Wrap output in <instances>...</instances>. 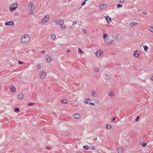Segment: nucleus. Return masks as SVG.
Masks as SVG:
<instances>
[{
    "instance_id": "nucleus-1",
    "label": "nucleus",
    "mask_w": 153,
    "mask_h": 153,
    "mask_svg": "<svg viewBox=\"0 0 153 153\" xmlns=\"http://www.w3.org/2000/svg\"><path fill=\"white\" fill-rule=\"evenodd\" d=\"M103 38L105 42L108 44H111L115 41V37L114 36L108 35L107 33H105L103 35Z\"/></svg>"
},
{
    "instance_id": "nucleus-2",
    "label": "nucleus",
    "mask_w": 153,
    "mask_h": 153,
    "mask_svg": "<svg viewBox=\"0 0 153 153\" xmlns=\"http://www.w3.org/2000/svg\"><path fill=\"white\" fill-rule=\"evenodd\" d=\"M30 37L28 34H25L22 37L20 42L22 44H25L28 43L30 41Z\"/></svg>"
},
{
    "instance_id": "nucleus-3",
    "label": "nucleus",
    "mask_w": 153,
    "mask_h": 153,
    "mask_svg": "<svg viewBox=\"0 0 153 153\" xmlns=\"http://www.w3.org/2000/svg\"><path fill=\"white\" fill-rule=\"evenodd\" d=\"M35 9V6L32 2H30L28 6V10L29 11V14L33 15L34 14V10Z\"/></svg>"
},
{
    "instance_id": "nucleus-4",
    "label": "nucleus",
    "mask_w": 153,
    "mask_h": 153,
    "mask_svg": "<svg viewBox=\"0 0 153 153\" xmlns=\"http://www.w3.org/2000/svg\"><path fill=\"white\" fill-rule=\"evenodd\" d=\"M92 101L91 99L90 98H86L85 99L84 102L87 104L91 105H95L94 103L91 102Z\"/></svg>"
},
{
    "instance_id": "nucleus-5",
    "label": "nucleus",
    "mask_w": 153,
    "mask_h": 153,
    "mask_svg": "<svg viewBox=\"0 0 153 153\" xmlns=\"http://www.w3.org/2000/svg\"><path fill=\"white\" fill-rule=\"evenodd\" d=\"M18 7V4L17 3H15L13 4L12 5L10 8V10L11 11H13V10H16Z\"/></svg>"
},
{
    "instance_id": "nucleus-6",
    "label": "nucleus",
    "mask_w": 153,
    "mask_h": 153,
    "mask_svg": "<svg viewBox=\"0 0 153 153\" xmlns=\"http://www.w3.org/2000/svg\"><path fill=\"white\" fill-rule=\"evenodd\" d=\"M54 22L55 23L56 25L59 26V25L60 24H62V23H63V24L65 23V21L63 20H56L54 21Z\"/></svg>"
},
{
    "instance_id": "nucleus-7",
    "label": "nucleus",
    "mask_w": 153,
    "mask_h": 153,
    "mask_svg": "<svg viewBox=\"0 0 153 153\" xmlns=\"http://www.w3.org/2000/svg\"><path fill=\"white\" fill-rule=\"evenodd\" d=\"M103 52L102 50H100L97 51L96 53V55L98 57H100L103 54Z\"/></svg>"
},
{
    "instance_id": "nucleus-8",
    "label": "nucleus",
    "mask_w": 153,
    "mask_h": 153,
    "mask_svg": "<svg viewBox=\"0 0 153 153\" xmlns=\"http://www.w3.org/2000/svg\"><path fill=\"white\" fill-rule=\"evenodd\" d=\"M49 15H47L44 18H43L42 20V23L47 22L48 20L49 19Z\"/></svg>"
},
{
    "instance_id": "nucleus-9",
    "label": "nucleus",
    "mask_w": 153,
    "mask_h": 153,
    "mask_svg": "<svg viewBox=\"0 0 153 153\" xmlns=\"http://www.w3.org/2000/svg\"><path fill=\"white\" fill-rule=\"evenodd\" d=\"M140 54V52L138 50H135L134 53V55L136 57H138L139 56Z\"/></svg>"
},
{
    "instance_id": "nucleus-10",
    "label": "nucleus",
    "mask_w": 153,
    "mask_h": 153,
    "mask_svg": "<svg viewBox=\"0 0 153 153\" xmlns=\"http://www.w3.org/2000/svg\"><path fill=\"white\" fill-rule=\"evenodd\" d=\"M39 76L41 79H43L45 77L46 74L44 71H42L39 73Z\"/></svg>"
},
{
    "instance_id": "nucleus-11",
    "label": "nucleus",
    "mask_w": 153,
    "mask_h": 153,
    "mask_svg": "<svg viewBox=\"0 0 153 153\" xmlns=\"http://www.w3.org/2000/svg\"><path fill=\"white\" fill-rule=\"evenodd\" d=\"M45 59L46 61L48 62H51L52 60V59L51 57L49 55H47L45 56Z\"/></svg>"
},
{
    "instance_id": "nucleus-12",
    "label": "nucleus",
    "mask_w": 153,
    "mask_h": 153,
    "mask_svg": "<svg viewBox=\"0 0 153 153\" xmlns=\"http://www.w3.org/2000/svg\"><path fill=\"white\" fill-rule=\"evenodd\" d=\"M107 7V5L105 4H101L99 6L101 10H104Z\"/></svg>"
},
{
    "instance_id": "nucleus-13",
    "label": "nucleus",
    "mask_w": 153,
    "mask_h": 153,
    "mask_svg": "<svg viewBox=\"0 0 153 153\" xmlns=\"http://www.w3.org/2000/svg\"><path fill=\"white\" fill-rule=\"evenodd\" d=\"M80 115L79 114H75L73 115V117L76 119L79 120L80 118Z\"/></svg>"
},
{
    "instance_id": "nucleus-14",
    "label": "nucleus",
    "mask_w": 153,
    "mask_h": 153,
    "mask_svg": "<svg viewBox=\"0 0 153 153\" xmlns=\"http://www.w3.org/2000/svg\"><path fill=\"white\" fill-rule=\"evenodd\" d=\"M5 25L6 26H7V25L14 26V24L13 22L10 21V22H6L5 23Z\"/></svg>"
},
{
    "instance_id": "nucleus-15",
    "label": "nucleus",
    "mask_w": 153,
    "mask_h": 153,
    "mask_svg": "<svg viewBox=\"0 0 153 153\" xmlns=\"http://www.w3.org/2000/svg\"><path fill=\"white\" fill-rule=\"evenodd\" d=\"M129 24L130 26L132 27L137 25H138V23L134 22H130Z\"/></svg>"
},
{
    "instance_id": "nucleus-16",
    "label": "nucleus",
    "mask_w": 153,
    "mask_h": 153,
    "mask_svg": "<svg viewBox=\"0 0 153 153\" xmlns=\"http://www.w3.org/2000/svg\"><path fill=\"white\" fill-rule=\"evenodd\" d=\"M105 18L107 20L108 23L109 24L111 23V19L110 17H109L108 16H106L105 17Z\"/></svg>"
},
{
    "instance_id": "nucleus-17",
    "label": "nucleus",
    "mask_w": 153,
    "mask_h": 153,
    "mask_svg": "<svg viewBox=\"0 0 153 153\" xmlns=\"http://www.w3.org/2000/svg\"><path fill=\"white\" fill-rule=\"evenodd\" d=\"M121 39V36L120 34H117L116 36V37L115 38V39L117 40V41H119Z\"/></svg>"
},
{
    "instance_id": "nucleus-18",
    "label": "nucleus",
    "mask_w": 153,
    "mask_h": 153,
    "mask_svg": "<svg viewBox=\"0 0 153 153\" xmlns=\"http://www.w3.org/2000/svg\"><path fill=\"white\" fill-rule=\"evenodd\" d=\"M18 97L19 99H22L24 97V95L20 93L18 94Z\"/></svg>"
},
{
    "instance_id": "nucleus-19",
    "label": "nucleus",
    "mask_w": 153,
    "mask_h": 153,
    "mask_svg": "<svg viewBox=\"0 0 153 153\" xmlns=\"http://www.w3.org/2000/svg\"><path fill=\"white\" fill-rule=\"evenodd\" d=\"M123 151V149L121 147H119L117 149V151L118 153H122Z\"/></svg>"
},
{
    "instance_id": "nucleus-20",
    "label": "nucleus",
    "mask_w": 153,
    "mask_h": 153,
    "mask_svg": "<svg viewBox=\"0 0 153 153\" xmlns=\"http://www.w3.org/2000/svg\"><path fill=\"white\" fill-rule=\"evenodd\" d=\"M59 26H60L61 28L62 29H65V28L66 26L64 25V24H63V23H62Z\"/></svg>"
},
{
    "instance_id": "nucleus-21",
    "label": "nucleus",
    "mask_w": 153,
    "mask_h": 153,
    "mask_svg": "<svg viewBox=\"0 0 153 153\" xmlns=\"http://www.w3.org/2000/svg\"><path fill=\"white\" fill-rule=\"evenodd\" d=\"M92 95L94 97H95L97 96V94L95 91H92Z\"/></svg>"
},
{
    "instance_id": "nucleus-22",
    "label": "nucleus",
    "mask_w": 153,
    "mask_h": 153,
    "mask_svg": "<svg viewBox=\"0 0 153 153\" xmlns=\"http://www.w3.org/2000/svg\"><path fill=\"white\" fill-rule=\"evenodd\" d=\"M148 29L152 33H153V27L149 26L148 28Z\"/></svg>"
},
{
    "instance_id": "nucleus-23",
    "label": "nucleus",
    "mask_w": 153,
    "mask_h": 153,
    "mask_svg": "<svg viewBox=\"0 0 153 153\" xmlns=\"http://www.w3.org/2000/svg\"><path fill=\"white\" fill-rule=\"evenodd\" d=\"M143 48H144V51H146L147 52L148 51V47L147 46H143Z\"/></svg>"
},
{
    "instance_id": "nucleus-24",
    "label": "nucleus",
    "mask_w": 153,
    "mask_h": 153,
    "mask_svg": "<svg viewBox=\"0 0 153 153\" xmlns=\"http://www.w3.org/2000/svg\"><path fill=\"white\" fill-rule=\"evenodd\" d=\"M108 95L111 96V97H114V94L113 92H110L108 93Z\"/></svg>"
},
{
    "instance_id": "nucleus-25",
    "label": "nucleus",
    "mask_w": 153,
    "mask_h": 153,
    "mask_svg": "<svg viewBox=\"0 0 153 153\" xmlns=\"http://www.w3.org/2000/svg\"><path fill=\"white\" fill-rule=\"evenodd\" d=\"M112 127L111 125L107 124L106 125V128L107 129H110Z\"/></svg>"
},
{
    "instance_id": "nucleus-26",
    "label": "nucleus",
    "mask_w": 153,
    "mask_h": 153,
    "mask_svg": "<svg viewBox=\"0 0 153 153\" xmlns=\"http://www.w3.org/2000/svg\"><path fill=\"white\" fill-rule=\"evenodd\" d=\"M11 91L13 92H15L16 91V88H15L13 86L12 87H11Z\"/></svg>"
},
{
    "instance_id": "nucleus-27",
    "label": "nucleus",
    "mask_w": 153,
    "mask_h": 153,
    "mask_svg": "<svg viewBox=\"0 0 153 153\" xmlns=\"http://www.w3.org/2000/svg\"><path fill=\"white\" fill-rule=\"evenodd\" d=\"M62 102L64 104H66L68 102V101L66 99H63L62 100Z\"/></svg>"
},
{
    "instance_id": "nucleus-28",
    "label": "nucleus",
    "mask_w": 153,
    "mask_h": 153,
    "mask_svg": "<svg viewBox=\"0 0 153 153\" xmlns=\"http://www.w3.org/2000/svg\"><path fill=\"white\" fill-rule=\"evenodd\" d=\"M51 38L52 39L54 40L56 39V36L55 34H53L51 35Z\"/></svg>"
},
{
    "instance_id": "nucleus-29",
    "label": "nucleus",
    "mask_w": 153,
    "mask_h": 153,
    "mask_svg": "<svg viewBox=\"0 0 153 153\" xmlns=\"http://www.w3.org/2000/svg\"><path fill=\"white\" fill-rule=\"evenodd\" d=\"M94 70L96 72H98L99 71V69L97 67H95L94 68Z\"/></svg>"
},
{
    "instance_id": "nucleus-30",
    "label": "nucleus",
    "mask_w": 153,
    "mask_h": 153,
    "mask_svg": "<svg viewBox=\"0 0 153 153\" xmlns=\"http://www.w3.org/2000/svg\"><path fill=\"white\" fill-rule=\"evenodd\" d=\"M83 148L85 149H89V146H84Z\"/></svg>"
},
{
    "instance_id": "nucleus-31",
    "label": "nucleus",
    "mask_w": 153,
    "mask_h": 153,
    "mask_svg": "<svg viewBox=\"0 0 153 153\" xmlns=\"http://www.w3.org/2000/svg\"><path fill=\"white\" fill-rule=\"evenodd\" d=\"M14 111L15 112H16V111H19V108H15L14 109Z\"/></svg>"
},
{
    "instance_id": "nucleus-32",
    "label": "nucleus",
    "mask_w": 153,
    "mask_h": 153,
    "mask_svg": "<svg viewBox=\"0 0 153 153\" xmlns=\"http://www.w3.org/2000/svg\"><path fill=\"white\" fill-rule=\"evenodd\" d=\"M78 50L80 54H82L83 53V51L80 48H78Z\"/></svg>"
},
{
    "instance_id": "nucleus-33",
    "label": "nucleus",
    "mask_w": 153,
    "mask_h": 153,
    "mask_svg": "<svg viewBox=\"0 0 153 153\" xmlns=\"http://www.w3.org/2000/svg\"><path fill=\"white\" fill-rule=\"evenodd\" d=\"M36 68L39 69H40L41 68V66L39 64H38V65L36 66Z\"/></svg>"
},
{
    "instance_id": "nucleus-34",
    "label": "nucleus",
    "mask_w": 153,
    "mask_h": 153,
    "mask_svg": "<svg viewBox=\"0 0 153 153\" xmlns=\"http://www.w3.org/2000/svg\"><path fill=\"white\" fill-rule=\"evenodd\" d=\"M122 7V5L121 4H118L117 5V7L118 8Z\"/></svg>"
},
{
    "instance_id": "nucleus-35",
    "label": "nucleus",
    "mask_w": 153,
    "mask_h": 153,
    "mask_svg": "<svg viewBox=\"0 0 153 153\" xmlns=\"http://www.w3.org/2000/svg\"><path fill=\"white\" fill-rule=\"evenodd\" d=\"M147 144L146 143L143 144L142 145V146L143 147H146Z\"/></svg>"
},
{
    "instance_id": "nucleus-36",
    "label": "nucleus",
    "mask_w": 153,
    "mask_h": 153,
    "mask_svg": "<svg viewBox=\"0 0 153 153\" xmlns=\"http://www.w3.org/2000/svg\"><path fill=\"white\" fill-rule=\"evenodd\" d=\"M95 149V148L94 146H92L91 147V150H94V149Z\"/></svg>"
},
{
    "instance_id": "nucleus-37",
    "label": "nucleus",
    "mask_w": 153,
    "mask_h": 153,
    "mask_svg": "<svg viewBox=\"0 0 153 153\" xmlns=\"http://www.w3.org/2000/svg\"><path fill=\"white\" fill-rule=\"evenodd\" d=\"M86 3V2H85V1H83V2H82V6H84V5H85V4Z\"/></svg>"
},
{
    "instance_id": "nucleus-38",
    "label": "nucleus",
    "mask_w": 153,
    "mask_h": 153,
    "mask_svg": "<svg viewBox=\"0 0 153 153\" xmlns=\"http://www.w3.org/2000/svg\"><path fill=\"white\" fill-rule=\"evenodd\" d=\"M119 1L120 3H123L124 2V0H119Z\"/></svg>"
},
{
    "instance_id": "nucleus-39",
    "label": "nucleus",
    "mask_w": 153,
    "mask_h": 153,
    "mask_svg": "<svg viewBox=\"0 0 153 153\" xmlns=\"http://www.w3.org/2000/svg\"><path fill=\"white\" fill-rule=\"evenodd\" d=\"M18 62H19V64L20 65H22V64H23V63L22 62L20 61H19Z\"/></svg>"
},
{
    "instance_id": "nucleus-40",
    "label": "nucleus",
    "mask_w": 153,
    "mask_h": 153,
    "mask_svg": "<svg viewBox=\"0 0 153 153\" xmlns=\"http://www.w3.org/2000/svg\"><path fill=\"white\" fill-rule=\"evenodd\" d=\"M116 119V118L115 117H113V119L111 120L112 121H114L115 119Z\"/></svg>"
},
{
    "instance_id": "nucleus-41",
    "label": "nucleus",
    "mask_w": 153,
    "mask_h": 153,
    "mask_svg": "<svg viewBox=\"0 0 153 153\" xmlns=\"http://www.w3.org/2000/svg\"><path fill=\"white\" fill-rule=\"evenodd\" d=\"M42 54H44V53H45V51H42Z\"/></svg>"
},
{
    "instance_id": "nucleus-42",
    "label": "nucleus",
    "mask_w": 153,
    "mask_h": 153,
    "mask_svg": "<svg viewBox=\"0 0 153 153\" xmlns=\"http://www.w3.org/2000/svg\"><path fill=\"white\" fill-rule=\"evenodd\" d=\"M83 32L85 33H87V31L85 30H83Z\"/></svg>"
},
{
    "instance_id": "nucleus-43",
    "label": "nucleus",
    "mask_w": 153,
    "mask_h": 153,
    "mask_svg": "<svg viewBox=\"0 0 153 153\" xmlns=\"http://www.w3.org/2000/svg\"><path fill=\"white\" fill-rule=\"evenodd\" d=\"M33 103H29L28 104V105H33Z\"/></svg>"
},
{
    "instance_id": "nucleus-44",
    "label": "nucleus",
    "mask_w": 153,
    "mask_h": 153,
    "mask_svg": "<svg viewBox=\"0 0 153 153\" xmlns=\"http://www.w3.org/2000/svg\"><path fill=\"white\" fill-rule=\"evenodd\" d=\"M138 117H138L136 119V121H138Z\"/></svg>"
},
{
    "instance_id": "nucleus-45",
    "label": "nucleus",
    "mask_w": 153,
    "mask_h": 153,
    "mask_svg": "<svg viewBox=\"0 0 153 153\" xmlns=\"http://www.w3.org/2000/svg\"><path fill=\"white\" fill-rule=\"evenodd\" d=\"M151 79L153 81V76L151 77Z\"/></svg>"
},
{
    "instance_id": "nucleus-46",
    "label": "nucleus",
    "mask_w": 153,
    "mask_h": 153,
    "mask_svg": "<svg viewBox=\"0 0 153 153\" xmlns=\"http://www.w3.org/2000/svg\"><path fill=\"white\" fill-rule=\"evenodd\" d=\"M70 50H68L67 51V52H70Z\"/></svg>"
},
{
    "instance_id": "nucleus-47",
    "label": "nucleus",
    "mask_w": 153,
    "mask_h": 153,
    "mask_svg": "<svg viewBox=\"0 0 153 153\" xmlns=\"http://www.w3.org/2000/svg\"><path fill=\"white\" fill-rule=\"evenodd\" d=\"M143 13L144 14H146V15H147V13L146 12V13Z\"/></svg>"
},
{
    "instance_id": "nucleus-48",
    "label": "nucleus",
    "mask_w": 153,
    "mask_h": 153,
    "mask_svg": "<svg viewBox=\"0 0 153 153\" xmlns=\"http://www.w3.org/2000/svg\"><path fill=\"white\" fill-rule=\"evenodd\" d=\"M78 153H82V152H79Z\"/></svg>"
}]
</instances>
